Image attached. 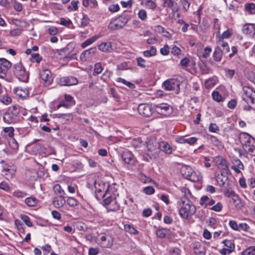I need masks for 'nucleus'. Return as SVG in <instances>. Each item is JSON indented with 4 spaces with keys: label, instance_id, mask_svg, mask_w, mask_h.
Instances as JSON below:
<instances>
[{
    "label": "nucleus",
    "instance_id": "1",
    "mask_svg": "<svg viewBox=\"0 0 255 255\" xmlns=\"http://www.w3.org/2000/svg\"><path fill=\"white\" fill-rule=\"evenodd\" d=\"M21 108L18 105L9 107L7 111L3 114V120L8 124H13L19 123L22 119L20 115Z\"/></svg>",
    "mask_w": 255,
    "mask_h": 255
},
{
    "label": "nucleus",
    "instance_id": "2",
    "mask_svg": "<svg viewBox=\"0 0 255 255\" xmlns=\"http://www.w3.org/2000/svg\"><path fill=\"white\" fill-rule=\"evenodd\" d=\"M181 207L179 210V215L183 218H190L196 211V207L187 197L184 196L181 198Z\"/></svg>",
    "mask_w": 255,
    "mask_h": 255
},
{
    "label": "nucleus",
    "instance_id": "3",
    "mask_svg": "<svg viewBox=\"0 0 255 255\" xmlns=\"http://www.w3.org/2000/svg\"><path fill=\"white\" fill-rule=\"evenodd\" d=\"M146 143L147 152L144 155V157L147 161L156 158L159 152V144L153 140H149Z\"/></svg>",
    "mask_w": 255,
    "mask_h": 255
},
{
    "label": "nucleus",
    "instance_id": "4",
    "mask_svg": "<svg viewBox=\"0 0 255 255\" xmlns=\"http://www.w3.org/2000/svg\"><path fill=\"white\" fill-rule=\"evenodd\" d=\"M129 19V16L127 14H122L111 21L108 28L112 30L121 29L124 27Z\"/></svg>",
    "mask_w": 255,
    "mask_h": 255
},
{
    "label": "nucleus",
    "instance_id": "5",
    "mask_svg": "<svg viewBox=\"0 0 255 255\" xmlns=\"http://www.w3.org/2000/svg\"><path fill=\"white\" fill-rule=\"evenodd\" d=\"M13 73L15 76L22 82H27L28 80V74L21 63L14 64Z\"/></svg>",
    "mask_w": 255,
    "mask_h": 255
},
{
    "label": "nucleus",
    "instance_id": "6",
    "mask_svg": "<svg viewBox=\"0 0 255 255\" xmlns=\"http://www.w3.org/2000/svg\"><path fill=\"white\" fill-rule=\"evenodd\" d=\"M180 82L176 79H169L162 84V87L166 91H172L178 94L180 92Z\"/></svg>",
    "mask_w": 255,
    "mask_h": 255
},
{
    "label": "nucleus",
    "instance_id": "7",
    "mask_svg": "<svg viewBox=\"0 0 255 255\" xmlns=\"http://www.w3.org/2000/svg\"><path fill=\"white\" fill-rule=\"evenodd\" d=\"M239 139L244 149L247 152L249 151V148L253 146L255 140L254 137L245 132L240 134Z\"/></svg>",
    "mask_w": 255,
    "mask_h": 255
},
{
    "label": "nucleus",
    "instance_id": "8",
    "mask_svg": "<svg viewBox=\"0 0 255 255\" xmlns=\"http://www.w3.org/2000/svg\"><path fill=\"white\" fill-rule=\"evenodd\" d=\"M153 108L156 113L163 116L168 115L171 112L170 106L166 103L154 104Z\"/></svg>",
    "mask_w": 255,
    "mask_h": 255
},
{
    "label": "nucleus",
    "instance_id": "9",
    "mask_svg": "<svg viewBox=\"0 0 255 255\" xmlns=\"http://www.w3.org/2000/svg\"><path fill=\"white\" fill-rule=\"evenodd\" d=\"M99 242L101 247L104 248H111L113 245L114 240L111 236L102 234L100 236Z\"/></svg>",
    "mask_w": 255,
    "mask_h": 255
},
{
    "label": "nucleus",
    "instance_id": "10",
    "mask_svg": "<svg viewBox=\"0 0 255 255\" xmlns=\"http://www.w3.org/2000/svg\"><path fill=\"white\" fill-rule=\"evenodd\" d=\"M213 162L218 168L226 172L229 170V162L222 156H216L213 159Z\"/></svg>",
    "mask_w": 255,
    "mask_h": 255
},
{
    "label": "nucleus",
    "instance_id": "11",
    "mask_svg": "<svg viewBox=\"0 0 255 255\" xmlns=\"http://www.w3.org/2000/svg\"><path fill=\"white\" fill-rule=\"evenodd\" d=\"M154 108L147 104H141L138 106V111L140 115L148 117L152 115Z\"/></svg>",
    "mask_w": 255,
    "mask_h": 255
},
{
    "label": "nucleus",
    "instance_id": "12",
    "mask_svg": "<svg viewBox=\"0 0 255 255\" xmlns=\"http://www.w3.org/2000/svg\"><path fill=\"white\" fill-rule=\"evenodd\" d=\"M11 63L4 58L0 59V78L5 77L9 68L11 67Z\"/></svg>",
    "mask_w": 255,
    "mask_h": 255
},
{
    "label": "nucleus",
    "instance_id": "13",
    "mask_svg": "<svg viewBox=\"0 0 255 255\" xmlns=\"http://www.w3.org/2000/svg\"><path fill=\"white\" fill-rule=\"evenodd\" d=\"M39 75L44 82L45 86H49L52 82L53 79L50 71L47 69H42L39 72Z\"/></svg>",
    "mask_w": 255,
    "mask_h": 255
},
{
    "label": "nucleus",
    "instance_id": "14",
    "mask_svg": "<svg viewBox=\"0 0 255 255\" xmlns=\"http://www.w3.org/2000/svg\"><path fill=\"white\" fill-rule=\"evenodd\" d=\"M78 83L77 79L73 76L63 77L60 78L59 83L62 86H70L77 85Z\"/></svg>",
    "mask_w": 255,
    "mask_h": 255
},
{
    "label": "nucleus",
    "instance_id": "15",
    "mask_svg": "<svg viewBox=\"0 0 255 255\" xmlns=\"http://www.w3.org/2000/svg\"><path fill=\"white\" fill-rule=\"evenodd\" d=\"M98 49L102 52L110 53L114 51L113 43L111 41L102 42L98 46Z\"/></svg>",
    "mask_w": 255,
    "mask_h": 255
},
{
    "label": "nucleus",
    "instance_id": "16",
    "mask_svg": "<svg viewBox=\"0 0 255 255\" xmlns=\"http://www.w3.org/2000/svg\"><path fill=\"white\" fill-rule=\"evenodd\" d=\"M123 160L125 163L133 165L135 164V160L133 155L129 151H126L123 153L122 155Z\"/></svg>",
    "mask_w": 255,
    "mask_h": 255
},
{
    "label": "nucleus",
    "instance_id": "17",
    "mask_svg": "<svg viewBox=\"0 0 255 255\" xmlns=\"http://www.w3.org/2000/svg\"><path fill=\"white\" fill-rule=\"evenodd\" d=\"M97 51L96 47L90 48L83 51L80 55V59L82 61H86L88 58L94 55Z\"/></svg>",
    "mask_w": 255,
    "mask_h": 255
},
{
    "label": "nucleus",
    "instance_id": "18",
    "mask_svg": "<svg viewBox=\"0 0 255 255\" xmlns=\"http://www.w3.org/2000/svg\"><path fill=\"white\" fill-rule=\"evenodd\" d=\"M243 32L250 36H253L255 34V27L253 24H246L243 26Z\"/></svg>",
    "mask_w": 255,
    "mask_h": 255
},
{
    "label": "nucleus",
    "instance_id": "19",
    "mask_svg": "<svg viewBox=\"0 0 255 255\" xmlns=\"http://www.w3.org/2000/svg\"><path fill=\"white\" fill-rule=\"evenodd\" d=\"M52 203L55 208H59L63 206L66 200L63 196H57L54 198Z\"/></svg>",
    "mask_w": 255,
    "mask_h": 255
},
{
    "label": "nucleus",
    "instance_id": "20",
    "mask_svg": "<svg viewBox=\"0 0 255 255\" xmlns=\"http://www.w3.org/2000/svg\"><path fill=\"white\" fill-rule=\"evenodd\" d=\"M15 94L19 98H24L28 96V92L26 88L16 87L13 90Z\"/></svg>",
    "mask_w": 255,
    "mask_h": 255
},
{
    "label": "nucleus",
    "instance_id": "21",
    "mask_svg": "<svg viewBox=\"0 0 255 255\" xmlns=\"http://www.w3.org/2000/svg\"><path fill=\"white\" fill-rule=\"evenodd\" d=\"M156 235L160 238H165L171 235V231L169 229L161 228L156 231Z\"/></svg>",
    "mask_w": 255,
    "mask_h": 255
},
{
    "label": "nucleus",
    "instance_id": "22",
    "mask_svg": "<svg viewBox=\"0 0 255 255\" xmlns=\"http://www.w3.org/2000/svg\"><path fill=\"white\" fill-rule=\"evenodd\" d=\"M215 203V201L213 199H210L208 196H203L201 199L200 201V204L202 206H204L205 207H207L208 206H214Z\"/></svg>",
    "mask_w": 255,
    "mask_h": 255
},
{
    "label": "nucleus",
    "instance_id": "23",
    "mask_svg": "<svg viewBox=\"0 0 255 255\" xmlns=\"http://www.w3.org/2000/svg\"><path fill=\"white\" fill-rule=\"evenodd\" d=\"M228 177L225 175V171H221L216 176V181L220 186H224Z\"/></svg>",
    "mask_w": 255,
    "mask_h": 255
},
{
    "label": "nucleus",
    "instance_id": "24",
    "mask_svg": "<svg viewBox=\"0 0 255 255\" xmlns=\"http://www.w3.org/2000/svg\"><path fill=\"white\" fill-rule=\"evenodd\" d=\"M244 167L243 164L239 159L235 160L233 163V165L231 166V168L237 174L240 173L241 169H244Z\"/></svg>",
    "mask_w": 255,
    "mask_h": 255
},
{
    "label": "nucleus",
    "instance_id": "25",
    "mask_svg": "<svg viewBox=\"0 0 255 255\" xmlns=\"http://www.w3.org/2000/svg\"><path fill=\"white\" fill-rule=\"evenodd\" d=\"M159 147L166 154H171L172 152V147L165 141H161L159 144Z\"/></svg>",
    "mask_w": 255,
    "mask_h": 255
},
{
    "label": "nucleus",
    "instance_id": "26",
    "mask_svg": "<svg viewBox=\"0 0 255 255\" xmlns=\"http://www.w3.org/2000/svg\"><path fill=\"white\" fill-rule=\"evenodd\" d=\"M102 36V35L99 34L98 35H94V36H93L89 39H87L85 42H84L83 43H82L81 47L83 48L86 47L88 45L94 43L95 41H96L98 39L100 38Z\"/></svg>",
    "mask_w": 255,
    "mask_h": 255
},
{
    "label": "nucleus",
    "instance_id": "27",
    "mask_svg": "<svg viewBox=\"0 0 255 255\" xmlns=\"http://www.w3.org/2000/svg\"><path fill=\"white\" fill-rule=\"evenodd\" d=\"M230 202L233 203L237 209H241L244 206L242 200L238 195L231 199Z\"/></svg>",
    "mask_w": 255,
    "mask_h": 255
},
{
    "label": "nucleus",
    "instance_id": "28",
    "mask_svg": "<svg viewBox=\"0 0 255 255\" xmlns=\"http://www.w3.org/2000/svg\"><path fill=\"white\" fill-rule=\"evenodd\" d=\"M243 90L244 94L249 98L250 100V102L252 103V100L254 99V93L253 90L247 86H245L243 88Z\"/></svg>",
    "mask_w": 255,
    "mask_h": 255
},
{
    "label": "nucleus",
    "instance_id": "29",
    "mask_svg": "<svg viewBox=\"0 0 255 255\" xmlns=\"http://www.w3.org/2000/svg\"><path fill=\"white\" fill-rule=\"evenodd\" d=\"M223 54L222 49L219 46H217L213 53V58L214 60L216 61H220L221 59Z\"/></svg>",
    "mask_w": 255,
    "mask_h": 255
},
{
    "label": "nucleus",
    "instance_id": "30",
    "mask_svg": "<svg viewBox=\"0 0 255 255\" xmlns=\"http://www.w3.org/2000/svg\"><path fill=\"white\" fill-rule=\"evenodd\" d=\"M107 209L111 211H117L120 209V205L116 199H114L113 202L107 207Z\"/></svg>",
    "mask_w": 255,
    "mask_h": 255
},
{
    "label": "nucleus",
    "instance_id": "31",
    "mask_svg": "<svg viewBox=\"0 0 255 255\" xmlns=\"http://www.w3.org/2000/svg\"><path fill=\"white\" fill-rule=\"evenodd\" d=\"M167 6L171 8L173 13L177 12L179 9L177 3L174 1V0H168Z\"/></svg>",
    "mask_w": 255,
    "mask_h": 255
},
{
    "label": "nucleus",
    "instance_id": "32",
    "mask_svg": "<svg viewBox=\"0 0 255 255\" xmlns=\"http://www.w3.org/2000/svg\"><path fill=\"white\" fill-rule=\"evenodd\" d=\"M211 52V48L209 46H207L205 48L203 51L198 54V56L200 58H207Z\"/></svg>",
    "mask_w": 255,
    "mask_h": 255
},
{
    "label": "nucleus",
    "instance_id": "33",
    "mask_svg": "<svg viewBox=\"0 0 255 255\" xmlns=\"http://www.w3.org/2000/svg\"><path fill=\"white\" fill-rule=\"evenodd\" d=\"M201 178L200 174L198 175L197 173L194 171L191 173L187 175V179L191 180L193 182L198 181Z\"/></svg>",
    "mask_w": 255,
    "mask_h": 255
},
{
    "label": "nucleus",
    "instance_id": "34",
    "mask_svg": "<svg viewBox=\"0 0 255 255\" xmlns=\"http://www.w3.org/2000/svg\"><path fill=\"white\" fill-rule=\"evenodd\" d=\"M218 46H219L222 49V52L223 54L227 53L229 51L230 48L227 42L224 41L219 42Z\"/></svg>",
    "mask_w": 255,
    "mask_h": 255
},
{
    "label": "nucleus",
    "instance_id": "35",
    "mask_svg": "<svg viewBox=\"0 0 255 255\" xmlns=\"http://www.w3.org/2000/svg\"><path fill=\"white\" fill-rule=\"evenodd\" d=\"M82 3L85 7H94L98 5L97 1L96 0H83Z\"/></svg>",
    "mask_w": 255,
    "mask_h": 255
},
{
    "label": "nucleus",
    "instance_id": "36",
    "mask_svg": "<svg viewBox=\"0 0 255 255\" xmlns=\"http://www.w3.org/2000/svg\"><path fill=\"white\" fill-rule=\"evenodd\" d=\"M139 180L143 183H150L152 181V179L146 176L144 173L140 172L138 175Z\"/></svg>",
    "mask_w": 255,
    "mask_h": 255
},
{
    "label": "nucleus",
    "instance_id": "37",
    "mask_svg": "<svg viewBox=\"0 0 255 255\" xmlns=\"http://www.w3.org/2000/svg\"><path fill=\"white\" fill-rule=\"evenodd\" d=\"M216 84V79L215 78H209L205 82V86L207 89H210L214 86Z\"/></svg>",
    "mask_w": 255,
    "mask_h": 255
},
{
    "label": "nucleus",
    "instance_id": "38",
    "mask_svg": "<svg viewBox=\"0 0 255 255\" xmlns=\"http://www.w3.org/2000/svg\"><path fill=\"white\" fill-rule=\"evenodd\" d=\"M246 10L251 14H255V4L254 3H249L246 4L245 6Z\"/></svg>",
    "mask_w": 255,
    "mask_h": 255
},
{
    "label": "nucleus",
    "instance_id": "39",
    "mask_svg": "<svg viewBox=\"0 0 255 255\" xmlns=\"http://www.w3.org/2000/svg\"><path fill=\"white\" fill-rule=\"evenodd\" d=\"M156 53V48L153 46H151L149 50L143 52V55L145 57H151L155 55Z\"/></svg>",
    "mask_w": 255,
    "mask_h": 255
},
{
    "label": "nucleus",
    "instance_id": "40",
    "mask_svg": "<svg viewBox=\"0 0 255 255\" xmlns=\"http://www.w3.org/2000/svg\"><path fill=\"white\" fill-rule=\"evenodd\" d=\"M106 197V194H104L102 196L103 198L104 205L107 206V207L113 202L114 199H116V198H113L111 195L108 196L107 197Z\"/></svg>",
    "mask_w": 255,
    "mask_h": 255
},
{
    "label": "nucleus",
    "instance_id": "41",
    "mask_svg": "<svg viewBox=\"0 0 255 255\" xmlns=\"http://www.w3.org/2000/svg\"><path fill=\"white\" fill-rule=\"evenodd\" d=\"M125 230L126 232L130 234H137L138 231L133 227V226L129 224L125 225L124 226Z\"/></svg>",
    "mask_w": 255,
    "mask_h": 255
},
{
    "label": "nucleus",
    "instance_id": "42",
    "mask_svg": "<svg viewBox=\"0 0 255 255\" xmlns=\"http://www.w3.org/2000/svg\"><path fill=\"white\" fill-rule=\"evenodd\" d=\"M25 203L28 206L33 207L37 204V200L35 198L28 197L25 199Z\"/></svg>",
    "mask_w": 255,
    "mask_h": 255
},
{
    "label": "nucleus",
    "instance_id": "43",
    "mask_svg": "<svg viewBox=\"0 0 255 255\" xmlns=\"http://www.w3.org/2000/svg\"><path fill=\"white\" fill-rule=\"evenodd\" d=\"M255 246H252L244 250L242 252V255H255Z\"/></svg>",
    "mask_w": 255,
    "mask_h": 255
},
{
    "label": "nucleus",
    "instance_id": "44",
    "mask_svg": "<svg viewBox=\"0 0 255 255\" xmlns=\"http://www.w3.org/2000/svg\"><path fill=\"white\" fill-rule=\"evenodd\" d=\"M90 19L86 14H83V17L81 19L80 26L81 27H85L87 26L89 23Z\"/></svg>",
    "mask_w": 255,
    "mask_h": 255
},
{
    "label": "nucleus",
    "instance_id": "45",
    "mask_svg": "<svg viewBox=\"0 0 255 255\" xmlns=\"http://www.w3.org/2000/svg\"><path fill=\"white\" fill-rule=\"evenodd\" d=\"M53 190L56 194H59L58 196H63L65 194L64 191L62 189L61 187L59 184H56L54 187Z\"/></svg>",
    "mask_w": 255,
    "mask_h": 255
},
{
    "label": "nucleus",
    "instance_id": "46",
    "mask_svg": "<svg viewBox=\"0 0 255 255\" xmlns=\"http://www.w3.org/2000/svg\"><path fill=\"white\" fill-rule=\"evenodd\" d=\"M67 204L71 207H74L78 205L79 202L73 197H69L67 200Z\"/></svg>",
    "mask_w": 255,
    "mask_h": 255
},
{
    "label": "nucleus",
    "instance_id": "47",
    "mask_svg": "<svg viewBox=\"0 0 255 255\" xmlns=\"http://www.w3.org/2000/svg\"><path fill=\"white\" fill-rule=\"evenodd\" d=\"M222 243L224 244L225 246L227 248V249L231 250L232 252L234 251L235 249V245L230 240H225Z\"/></svg>",
    "mask_w": 255,
    "mask_h": 255
},
{
    "label": "nucleus",
    "instance_id": "48",
    "mask_svg": "<svg viewBox=\"0 0 255 255\" xmlns=\"http://www.w3.org/2000/svg\"><path fill=\"white\" fill-rule=\"evenodd\" d=\"M20 218L28 227H30L32 226V223L27 215H21Z\"/></svg>",
    "mask_w": 255,
    "mask_h": 255
},
{
    "label": "nucleus",
    "instance_id": "49",
    "mask_svg": "<svg viewBox=\"0 0 255 255\" xmlns=\"http://www.w3.org/2000/svg\"><path fill=\"white\" fill-rule=\"evenodd\" d=\"M212 97L213 99L218 102H220L223 100V98L221 96V95L219 93L218 91H214L212 93Z\"/></svg>",
    "mask_w": 255,
    "mask_h": 255
},
{
    "label": "nucleus",
    "instance_id": "50",
    "mask_svg": "<svg viewBox=\"0 0 255 255\" xmlns=\"http://www.w3.org/2000/svg\"><path fill=\"white\" fill-rule=\"evenodd\" d=\"M180 2L182 6L183 9L187 11L189 8L190 2L188 0H180Z\"/></svg>",
    "mask_w": 255,
    "mask_h": 255
},
{
    "label": "nucleus",
    "instance_id": "51",
    "mask_svg": "<svg viewBox=\"0 0 255 255\" xmlns=\"http://www.w3.org/2000/svg\"><path fill=\"white\" fill-rule=\"evenodd\" d=\"M103 71V67L100 63H97L95 64L94 69V75L100 74Z\"/></svg>",
    "mask_w": 255,
    "mask_h": 255
},
{
    "label": "nucleus",
    "instance_id": "52",
    "mask_svg": "<svg viewBox=\"0 0 255 255\" xmlns=\"http://www.w3.org/2000/svg\"><path fill=\"white\" fill-rule=\"evenodd\" d=\"M3 132L7 133L9 137H13L14 135V128L12 127L4 128L3 129Z\"/></svg>",
    "mask_w": 255,
    "mask_h": 255
},
{
    "label": "nucleus",
    "instance_id": "53",
    "mask_svg": "<svg viewBox=\"0 0 255 255\" xmlns=\"http://www.w3.org/2000/svg\"><path fill=\"white\" fill-rule=\"evenodd\" d=\"M223 207V204L221 202H218L216 205L213 206L210 208V210L215 212H219L222 210Z\"/></svg>",
    "mask_w": 255,
    "mask_h": 255
},
{
    "label": "nucleus",
    "instance_id": "54",
    "mask_svg": "<svg viewBox=\"0 0 255 255\" xmlns=\"http://www.w3.org/2000/svg\"><path fill=\"white\" fill-rule=\"evenodd\" d=\"M31 60L32 62H36L37 63H40L42 60V58L38 53H33L31 55Z\"/></svg>",
    "mask_w": 255,
    "mask_h": 255
},
{
    "label": "nucleus",
    "instance_id": "55",
    "mask_svg": "<svg viewBox=\"0 0 255 255\" xmlns=\"http://www.w3.org/2000/svg\"><path fill=\"white\" fill-rule=\"evenodd\" d=\"M145 6L151 9H154L156 7V5L154 2H153L152 0H147L145 2Z\"/></svg>",
    "mask_w": 255,
    "mask_h": 255
},
{
    "label": "nucleus",
    "instance_id": "56",
    "mask_svg": "<svg viewBox=\"0 0 255 255\" xmlns=\"http://www.w3.org/2000/svg\"><path fill=\"white\" fill-rule=\"evenodd\" d=\"M138 17L142 20H145L147 18V13L144 9H140L138 13Z\"/></svg>",
    "mask_w": 255,
    "mask_h": 255
},
{
    "label": "nucleus",
    "instance_id": "57",
    "mask_svg": "<svg viewBox=\"0 0 255 255\" xmlns=\"http://www.w3.org/2000/svg\"><path fill=\"white\" fill-rule=\"evenodd\" d=\"M209 130L212 132H218L219 131L218 126L215 123H211L209 127Z\"/></svg>",
    "mask_w": 255,
    "mask_h": 255
},
{
    "label": "nucleus",
    "instance_id": "58",
    "mask_svg": "<svg viewBox=\"0 0 255 255\" xmlns=\"http://www.w3.org/2000/svg\"><path fill=\"white\" fill-rule=\"evenodd\" d=\"M182 172H183L184 176L187 179V175L188 174H191L193 172V170L189 166H185L182 169Z\"/></svg>",
    "mask_w": 255,
    "mask_h": 255
},
{
    "label": "nucleus",
    "instance_id": "59",
    "mask_svg": "<svg viewBox=\"0 0 255 255\" xmlns=\"http://www.w3.org/2000/svg\"><path fill=\"white\" fill-rule=\"evenodd\" d=\"M155 192V190L152 186H147L143 189V192L146 195H151Z\"/></svg>",
    "mask_w": 255,
    "mask_h": 255
},
{
    "label": "nucleus",
    "instance_id": "60",
    "mask_svg": "<svg viewBox=\"0 0 255 255\" xmlns=\"http://www.w3.org/2000/svg\"><path fill=\"white\" fill-rule=\"evenodd\" d=\"M14 9L17 11H21L22 9V4L16 0H14L12 2Z\"/></svg>",
    "mask_w": 255,
    "mask_h": 255
},
{
    "label": "nucleus",
    "instance_id": "61",
    "mask_svg": "<svg viewBox=\"0 0 255 255\" xmlns=\"http://www.w3.org/2000/svg\"><path fill=\"white\" fill-rule=\"evenodd\" d=\"M22 29L20 28H16L11 30L10 31L9 34L12 36H18L21 34V33H22Z\"/></svg>",
    "mask_w": 255,
    "mask_h": 255
},
{
    "label": "nucleus",
    "instance_id": "62",
    "mask_svg": "<svg viewBox=\"0 0 255 255\" xmlns=\"http://www.w3.org/2000/svg\"><path fill=\"white\" fill-rule=\"evenodd\" d=\"M250 228V226L247 223H242L239 224V231L243 230L247 232L249 230Z\"/></svg>",
    "mask_w": 255,
    "mask_h": 255
},
{
    "label": "nucleus",
    "instance_id": "63",
    "mask_svg": "<svg viewBox=\"0 0 255 255\" xmlns=\"http://www.w3.org/2000/svg\"><path fill=\"white\" fill-rule=\"evenodd\" d=\"M160 53L163 55H167L169 53V48L167 44L164 45V47L160 49Z\"/></svg>",
    "mask_w": 255,
    "mask_h": 255
},
{
    "label": "nucleus",
    "instance_id": "64",
    "mask_svg": "<svg viewBox=\"0 0 255 255\" xmlns=\"http://www.w3.org/2000/svg\"><path fill=\"white\" fill-rule=\"evenodd\" d=\"M99 253V249L98 248H90L89 249V255H97Z\"/></svg>",
    "mask_w": 255,
    "mask_h": 255
}]
</instances>
